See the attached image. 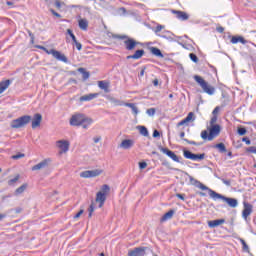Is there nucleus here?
Returning a JSON list of instances; mask_svg holds the SVG:
<instances>
[{"label": "nucleus", "mask_w": 256, "mask_h": 256, "mask_svg": "<svg viewBox=\"0 0 256 256\" xmlns=\"http://www.w3.org/2000/svg\"><path fill=\"white\" fill-rule=\"evenodd\" d=\"M32 129H37L38 127H41V121H43V115L40 113L34 114L33 117L29 115L21 116L17 119H14L10 123L11 129H21V127H25V125H29L31 123Z\"/></svg>", "instance_id": "obj_1"}, {"label": "nucleus", "mask_w": 256, "mask_h": 256, "mask_svg": "<svg viewBox=\"0 0 256 256\" xmlns=\"http://www.w3.org/2000/svg\"><path fill=\"white\" fill-rule=\"evenodd\" d=\"M219 133H221V126L215 124L210 127L209 132L207 130H203L201 132V138L204 139V141H213L215 137H219Z\"/></svg>", "instance_id": "obj_2"}, {"label": "nucleus", "mask_w": 256, "mask_h": 256, "mask_svg": "<svg viewBox=\"0 0 256 256\" xmlns=\"http://www.w3.org/2000/svg\"><path fill=\"white\" fill-rule=\"evenodd\" d=\"M193 79L196 81V83H198L204 93H207V95H215V87L205 81L203 77L194 75Z\"/></svg>", "instance_id": "obj_3"}, {"label": "nucleus", "mask_w": 256, "mask_h": 256, "mask_svg": "<svg viewBox=\"0 0 256 256\" xmlns=\"http://www.w3.org/2000/svg\"><path fill=\"white\" fill-rule=\"evenodd\" d=\"M208 191H209V195H210L211 199H214V201H217V199H221L222 201L227 203V205H229V207H233V208L237 207V205H238L237 199L229 198L227 196H224L222 194L215 192L214 190H208Z\"/></svg>", "instance_id": "obj_4"}, {"label": "nucleus", "mask_w": 256, "mask_h": 256, "mask_svg": "<svg viewBox=\"0 0 256 256\" xmlns=\"http://www.w3.org/2000/svg\"><path fill=\"white\" fill-rule=\"evenodd\" d=\"M38 49H42V51H45L47 55H52L54 59H57V61H61L62 63H69V59L65 54L61 53L60 51H57L55 49H47L45 46H38Z\"/></svg>", "instance_id": "obj_5"}, {"label": "nucleus", "mask_w": 256, "mask_h": 256, "mask_svg": "<svg viewBox=\"0 0 256 256\" xmlns=\"http://www.w3.org/2000/svg\"><path fill=\"white\" fill-rule=\"evenodd\" d=\"M111 191L109 185L104 184L101 187V191L97 192L96 194V203H99V207H103L105 205V201H107V194Z\"/></svg>", "instance_id": "obj_6"}, {"label": "nucleus", "mask_w": 256, "mask_h": 256, "mask_svg": "<svg viewBox=\"0 0 256 256\" xmlns=\"http://www.w3.org/2000/svg\"><path fill=\"white\" fill-rule=\"evenodd\" d=\"M120 39H126L124 40V47L126 51H133L137 45H141V42H138L133 38H129L126 35L120 36Z\"/></svg>", "instance_id": "obj_7"}, {"label": "nucleus", "mask_w": 256, "mask_h": 256, "mask_svg": "<svg viewBox=\"0 0 256 256\" xmlns=\"http://www.w3.org/2000/svg\"><path fill=\"white\" fill-rule=\"evenodd\" d=\"M165 29L164 25L158 24L154 30L155 35H157V37H161L162 39H171V35H173L171 33V31L168 30H163ZM163 30V31H162ZM162 31V32H161Z\"/></svg>", "instance_id": "obj_8"}, {"label": "nucleus", "mask_w": 256, "mask_h": 256, "mask_svg": "<svg viewBox=\"0 0 256 256\" xmlns=\"http://www.w3.org/2000/svg\"><path fill=\"white\" fill-rule=\"evenodd\" d=\"M85 115L83 114H74L70 118V125L72 127H81L83 125V122L85 121Z\"/></svg>", "instance_id": "obj_9"}, {"label": "nucleus", "mask_w": 256, "mask_h": 256, "mask_svg": "<svg viewBox=\"0 0 256 256\" xmlns=\"http://www.w3.org/2000/svg\"><path fill=\"white\" fill-rule=\"evenodd\" d=\"M103 173V170L94 169V170H86L80 173V177L82 179H91L93 177H99Z\"/></svg>", "instance_id": "obj_10"}, {"label": "nucleus", "mask_w": 256, "mask_h": 256, "mask_svg": "<svg viewBox=\"0 0 256 256\" xmlns=\"http://www.w3.org/2000/svg\"><path fill=\"white\" fill-rule=\"evenodd\" d=\"M183 155H184L185 159H191V161H203V159H205V153L193 154L189 150H184Z\"/></svg>", "instance_id": "obj_11"}, {"label": "nucleus", "mask_w": 256, "mask_h": 256, "mask_svg": "<svg viewBox=\"0 0 256 256\" xmlns=\"http://www.w3.org/2000/svg\"><path fill=\"white\" fill-rule=\"evenodd\" d=\"M188 175V179L190 181V184H192L194 187H197L198 189H201L202 191H208L209 194V190H211V188L205 186L203 183H201L199 180L195 179L193 176Z\"/></svg>", "instance_id": "obj_12"}, {"label": "nucleus", "mask_w": 256, "mask_h": 256, "mask_svg": "<svg viewBox=\"0 0 256 256\" xmlns=\"http://www.w3.org/2000/svg\"><path fill=\"white\" fill-rule=\"evenodd\" d=\"M149 248L145 246L136 247L128 251V256H145Z\"/></svg>", "instance_id": "obj_13"}, {"label": "nucleus", "mask_w": 256, "mask_h": 256, "mask_svg": "<svg viewBox=\"0 0 256 256\" xmlns=\"http://www.w3.org/2000/svg\"><path fill=\"white\" fill-rule=\"evenodd\" d=\"M161 153H164V155H167L172 161H175V163H181V160L179 159V156L175 155V152L169 150V148L160 147Z\"/></svg>", "instance_id": "obj_14"}, {"label": "nucleus", "mask_w": 256, "mask_h": 256, "mask_svg": "<svg viewBox=\"0 0 256 256\" xmlns=\"http://www.w3.org/2000/svg\"><path fill=\"white\" fill-rule=\"evenodd\" d=\"M243 205H244V209L242 211V217L243 219H245V221H247L249 215L253 213V205L248 202H243Z\"/></svg>", "instance_id": "obj_15"}, {"label": "nucleus", "mask_w": 256, "mask_h": 256, "mask_svg": "<svg viewBox=\"0 0 256 256\" xmlns=\"http://www.w3.org/2000/svg\"><path fill=\"white\" fill-rule=\"evenodd\" d=\"M171 13H173V15H175L176 19H178L179 21H188L189 20V14H187V12H185V11L171 10Z\"/></svg>", "instance_id": "obj_16"}, {"label": "nucleus", "mask_w": 256, "mask_h": 256, "mask_svg": "<svg viewBox=\"0 0 256 256\" xmlns=\"http://www.w3.org/2000/svg\"><path fill=\"white\" fill-rule=\"evenodd\" d=\"M71 144L69 143L68 140H58L56 142V146L58 147L59 150L62 151V153H67L69 151V146Z\"/></svg>", "instance_id": "obj_17"}, {"label": "nucleus", "mask_w": 256, "mask_h": 256, "mask_svg": "<svg viewBox=\"0 0 256 256\" xmlns=\"http://www.w3.org/2000/svg\"><path fill=\"white\" fill-rule=\"evenodd\" d=\"M143 55H145V50L140 49V50H136L133 55H128L126 57V59H136L137 60V59H141V57H143Z\"/></svg>", "instance_id": "obj_18"}, {"label": "nucleus", "mask_w": 256, "mask_h": 256, "mask_svg": "<svg viewBox=\"0 0 256 256\" xmlns=\"http://www.w3.org/2000/svg\"><path fill=\"white\" fill-rule=\"evenodd\" d=\"M97 97H99V93H90V94H86L84 96H81L80 101L81 102L93 101V99H97Z\"/></svg>", "instance_id": "obj_19"}, {"label": "nucleus", "mask_w": 256, "mask_h": 256, "mask_svg": "<svg viewBox=\"0 0 256 256\" xmlns=\"http://www.w3.org/2000/svg\"><path fill=\"white\" fill-rule=\"evenodd\" d=\"M225 223V219H216L208 221V227L211 229H215V227H219V225H223Z\"/></svg>", "instance_id": "obj_20"}, {"label": "nucleus", "mask_w": 256, "mask_h": 256, "mask_svg": "<svg viewBox=\"0 0 256 256\" xmlns=\"http://www.w3.org/2000/svg\"><path fill=\"white\" fill-rule=\"evenodd\" d=\"M78 27L82 31H87L89 29V21L85 18L78 20Z\"/></svg>", "instance_id": "obj_21"}, {"label": "nucleus", "mask_w": 256, "mask_h": 256, "mask_svg": "<svg viewBox=\"0 0 256 256\" xmlns=\"http://www.w3.org/2000/svg\"><path fill=\"white\" fill-rule=\"evenodd\" d=\"M135 142H133V140L131 139H125L121 142L120 144V148L121 149H131V147H133Z\"/></svg>", "instance_id": "obj_22"}, {"label": "nucleus", "mask_w": 256, "mask_h": 256, "mask_svg": "<svg viewBox=\"0 0 256 256\" xmlns=\"http://www.w3.org/2000/svg\"><path fill=\"white\" fill-rule=\"evenodd\" d=\"M173 215H175V210L173 209L169 210L167 213H165L161 217L160 219L161 223H165V221H169V219H173Z\"/></svg>", "instance_id": "obj_23"}, {"label": "nucleus", "mask_w": 256, "mask_h": 256, "mask_svg": "<svg viewBox=\"0 0 256 256\" xmlns=\"http://www.w3.org/2000/svg\"><path fill=\"white\" fill-rule=\"evenodd\" d=\"M47 165H49V162L47 160H43L42 162L34 165L32 167V171H41V169H45V167H47Z\"/></svg>", "instance_id": "obj_24"}, {"label": "nucleus", "mask_w": 256, "mask_h": 256, "mask_svg": "<svg viewBox=\"0 0 256 256\" xmlns=\"http://www.w3.org/2000/svg\"><path fill=\"white\" fill-rule=\"evenodd\" d=\"M231 43L233 45H235L237 43H242V45H247V40H245V38H243V36H233L231 39Z\"/></svg>", "instance_id": "obj_25"}, {"label": "nucleus", "mask_w": 256, "mask_h": 256, "mask_svg": "<svg viewBox=\"0 0 256 256\" xmlns=\"http://www.w3.org/2000/svg\"><path fill=\"white\" fill-rule=\"evenodd\" d=\"M185 137V132H181L180 133V138L183 139V141H185L186 143H188V145H196L197 147L203 145V143L201 142H195V141H191L187 138H184Z\"/></svg>", "instance_id": "obj_26"}, {"label": "nucleus", "mask_w": 256, "mask_h": 256, "mask_svg": "<svg viewBox=\"0 0 256 256\" xmlns=\"http://www.w3.org/2000/svg\"><path fill=\"white\" fill-rule=\"evenodd\" d=\"M9 85H11V80H5L0 82V94L5 93V91L9 89Z\"/></svg>", "instance_id": "obj_27"}, {"label": "nucleus", "mask_w": 256, "mask_h": 256, "mask_svg": "<svg viewBox=\"0 0 256 256\" xmlns=\"http://www.w3.org/2000/svg\"><path fill=\"white\" fill-rule=\"evenodd\" d=\"M99 89H102L105 93H109V82L98 81Z\"/></svg>", "instance_id": "obj_28"}, {"label": "nucleus", "mask_w": 256, "mask_h": 256, "mask_svg": "<svg viewBox=\"0 0 256 256\" xmlns=\"http://www.w3.org/2000/svg\"><path fill=\"white\" fill-rule=\"evenodd\" d=\"M150 53H152V55H155V57L163 58V53L157 47H150Z\"/></svg>", "instance_id": "obj_29"}, {"label": "nucleus", "mask_w": 256, "mask_h": 256, "mask_svg": "<svg viewBox=\"0 0 256 256\" xmlns=\"http://www.w3.org/2000/svg\"><path fill=\"white\" fill-rule=\"evenodd\" d=\"M124 106L129 107L134 115H139V108L134 103H125Z\"/></svg>", "instance_id": "obj_30"}, {"label": "nucleus", "mask_w": 256, "mask_h": 256, "mask_svg": "<svg viewBox=\"0 0 256 256\" xmlns=\"http://www.w3.org/2000/svg\"><path fill=\"white\" fill-rule=\"evenodd\" d=\"M93 123V119L91 118H84L83 123L80 125V127H83V129H89V126Z\"/></svg>", "instance_id": "obj_31"}, {"label": "nucleus", "mask_w": 256, "mask_h": 256, "mask_svg": "<svg viewBox=\"0 0 256 256\" xmlns=\"http://www.w3.org/2000/svg\"><path fill=\"white\" fill-rule=\"evenodd\" d=\"M137 129H138L140 135H143V137H149V130H147V127L138 126Z\"/></svg>", "instance_id": "obj_32"}, {"label": "nucleus", "mask_w": 256, "mask_h": 256, "mask_svg": "<svg viewBox=\"0 0 256 256\" xmlns=\"http://www.w3.org/2000/svg\"><path fill=\"white\" fill-rule=\"evenodd\" d=\"M214 149H218L220 153H227V147H225L224 143H218L214 145Z\"/></svg>", "instance_id": "obj_33"}, {"label": "nucleus", "mask_w": 256, "mask_h": 256, "mask_svg": "<svg viewBox=\"0 0 256 256\" xmlns=\"http://www.w3.org/2000/svg\"><path fill=\"white\" fill-rule=\"evenodd\" d=\"M78 71L79 73H82V77L84 81H87V79H89L90 74L85 70V68H79Z\"/></svg>", "instance_id": "obj_34"}, {"label": "nucleus", "mask_w": 256, "mask_h": 256, "mask_svg": "<svg viewBox=\"0 0 256 256\" xmlns=\"http://www.w3.org/2000/svg\"><path fill=\"white\" fill-rule=\"evenodd\" d=\"M25 189H27V184H23L19 188L16 189L15 195H21L22 193L25 192Z\"/></svg>", "instance_id": "obj_35"}, {"label": "nucleus", "mask_w": 256, "mask_h": 256, "mask_svg": "<svg viewBox=\"0 0 256 256\" xmlns=\"http://www.w3.org/2000/svg\"><path fill=\"white\" fill-rule=\"evenodd\" d=\"M186 123H189L191 121H195V113L190 112L185 118H184Z\"/></svg>", "instance_id": "obj_36"}, {"label": "nucleus", "mask_w": 256, "mask_h": 256, "mask_svg": "<svg viewBox=\"0 0 256 256\" xmlns=\"http://www.w3.org/2000/svg\"><path fill=\"white\" fill-rule=\"evenodd\" d=\"M239 241L244 249V251H249V245H247V242L243 238H239Z\"/></svg>", "instance_id": "obj_37"}, {"label": "nucleus", "mask_w": 256, "mask_h": 256, "mask_svg": "<svg viewBox=\"0 0 256 256\" xmlns=\"http://www.w3.org/2000/svg\"><path fill=\"white\" fill-rule=\"evenodd\" d=\"M189 57H190L191 61H193V63H199V58L197 57L196 54L190 53Z\"/></svg>", "instance_id": "obj_38"}, {"label": "nucleus", "mask_w": 256, "mask_h": 256, "mask_svg": "<svg viewBox=\"0 0 256 256\" xmlns=\"http://www.w3.org/2000/svg\"><path fill=\"white\" fill-rule=\"evenodd\" d=\"M93 211H95V205L92 203L88 208V217H93Z\"/></svg>", "instance_id": "obj_39"}, {"label": "nucleus", "mask_w": 256, "mask_h": 256, "mask_svg": "<svg viewBox=\"0 0 256 256\" xmlns=\"http://www.w3.org/2000/svg\"><path fill=\"white\" fill-rule=\"evenodd\" d=\"M112 103L114 105H116L117 107H121V106L125 105V103H123L121 100H118V99H112Z\"/></svg>", "instance_id": "obj_40"}, {"label": "nucleus", "mask_w": 256, "mask_h": 256, "mask_svg": "<svg viewBox=\"0 0 256 256\" xmlns=\"http://www.w3.org/2000/svg\"><path fill=\"white\" fill-rule=\"evenodd\" d=\"M156 111L157 110L155 108H149V109H147L146 113H147V115H149V117H153V115H155Z\"/></svg>", "instance_id": "obj_41"}, {"label": "nucleus", "mask_w": 256, "mask_h": 256, "mask_svg": "<svg viewBox=\"0 0 256 256\" xmlns=\"http://www.w3.org/2000/svg\"><path fill=\"white\" fill-rule=\"evenodd\" d=\"M19 181V175H17L16 177H14L13 179H10L8 181V185L12 186L14 183H17Z\"/></svg>", "instance_id": "obj_42"}, {"label": "nucleus", "mask_w": 256, "mask_h": 256, "mask_svg": "<svg viewBox=\"0 0 256 256\" xmlns=\"http://www.w3.org/2000/svg\"><path fill=\"white\" fill-rule=\"evenodd\" d=\"M237 132H238V135L243 136L247 133V129L240 127L238 128Z\"/></svg>", "instance_id": "obj_43"}, {"label": "nucleus", "mask_w": 256, "mask_h": 256, "mask_svg": "<svg viewBox=\"0 0 256 256\" xmlns=\"http://www.w3.org/2000/svg\"><path fill=\"white\" fill-rule=\"evenodd\" d=\"M246 153H254L256 155V147L251 146V147L246 148Z\"/></svg>", "instance_id": "obj_44"}, {"label": "nucleus", "mask_w": 256, "mask_h": 256, "mask_svg": "<svg viewBox=\"0 0 256 256\" xmlns=\"http://www.w3.org/2000/svg\"><path fill=\"white\" fill-rule=\"evenodd\" d=\"M222 183H224V185H226L227 187H231V180H227L225 178H220Z\"/></svg>", "instance_id": "obj_45"}, {"label": "nucleus", "mask_w": 256, "mask_h": 256, "mask_svg": "<svg viewBox=\"0 0 256 256\" xmlns=\"http://www.w3.org/2000/svg\"><path fill=\"white\" fill-rule=\"evenodd\" d=\"M22 157H25V154H23V153H18V154H16V155H13V156H12V159H15V160H17V159H22Z\"/></svg>", "instance_id": "obj_46"}, {"label": "nucleus", "mask_w": 256, "mask_h": 256, "mask_svg": "<svg viewBox=\"0 0 256 256\" xmlns=\"http://www.w3.org/2000/svg\"><path fill=\"white\" fill-rule=\"evenodd\" d=\"M216 123H217V115H213V117L210 120V125L213 126V125H216Z\"/></svg>", "instance_id": "obj_47"}, {"label": "nucleus", "mask_w": 256, "mask_h": 256, "mask_svg": "<svg viewBox=\"0 0 256 256\" xmlns=\"http://www.w3.org/2000/svg\"><path fill=\"white\" fill-rule=\"evenodd\" d=\"M74 45H76V49L78 51H81V49H83V45L80 42H78L77 40H76V42H74Z\"/></svg>", "instance_id": "obj_48"}, {"label": "nucleus", "mask_w": 256, "mask_h": 256, "mask_svg": "<svg viewBox=\"0 0 256 256\" xmlns=\"http://www.w3.org/2000/svg\"><path fill=\"white\" fill-rule=\"evenodd\" d=\"M50 13H52L54 17H58V19H61V14L57 13L54 9H50Z\"/></svg>", "instance_id": "obj_49"}, {"label": "nucleus", "mask_w": 256, "mask_h": 256, "mask_svg": "<svg viewBox=\"0 0 256 256\" xmlns=\"http://www.w3.org/2000/svg\"><path fill=\"white\" fill-rule=\"evenodd\" d=\"M176 197L178 198V199H181V201H185V194H176Z\"/></svg>", "instance_id": "obj_50"}, {"label": "nucleus", "mask_w": 256, "mask_h": 256, "mask_svg": "<svg viewBox=\"0 0 256 256\" xmlns=\"http://www.w3.org/2000/svg\"><path fill=\"white\" fill-rule=\"evenodd\" d=\"M145 69H147V67H143L138 75V77H143L145 75Z\"/></svg>", "instance_id": "obj_51"}, {"label": "nucleus", "mask_w": 256, "mask_h": 256, "mask_svg": "<svg viewBox=\"0 0 256 256\" xmlns=\"http://www.w3.org/2000/svg\"><path fill=\"white\" fill-rule=\"evenodd\" d=\"M139 167H140V169H145L147 167V163L146 162H140Z\"/></svg>", "instance_id": "obj_52"}, {"label": "nucleus", "mask_w": 256, "mask_h": 256, "mask_svg": "<svg viewBox=\"0 0 256 256\" xmlns=\"http://www.w3.org/2000/svg\"><path fill=\"white\" fill-rule=\"evenodd\" d=\"M242 141L246 143V145H249L251 143V140L247 137L242 138Z\"/></svg>", "instance_id": "obj_53"}, {"label": "nucleus", "mask_w": 256, "mask_h": 256, "mask_svg": "<svg viewBox=\"0 0 256 256\" xmlns=\"http://www.w3.org/2000/svg\"><path fill=\"white\" fill-rule=\"evenodd\" d=\"M160 135H161V134L158 132V130H154V131H153L152 136H153L154 138L160 137Z\"/></svg>", "instance_id": "obj_54"}, {"label": "nucleus", "mask_w": 256, "mask_h": 256, "mask_svg": "<svg viewBox=\"0 0 256 256\" xmlns=\"http://www.w3.org/2000/svg\"><path fill=\"white\" fill-rule=\"evenodd\" d=\"M81 215H83V210H80V211L74 216V219H79V217H81Z\"/></svg>", "instance_id": "obj_55"}, {"label": "nucleus", "mask_w": 256, "mask_h": 256, "mask_svg": "<svg viewBox=\"0 0 256 256\" xmlns=\"http://www.w3.org/2000/svg\"><path fill=\"white\" fill-rule=\"evenodd\" d=\"M216 31H218V33H224L225 28H223L222 26H220V27H217V28H216Z\"/></svg>", "instance_id": "obj_56"}, {"label": "nucleus", "mask_w": 256, "mask_h": 256, "mask_svg": "<svg viewBox=\"0 0 256 256\" xmlns=\"http://www.w3.org/2000/svg\"><path fill=\"white\" fill-rule=\"evenodd\" d=\"M55 7H56L57 9H61V1L57 0V1L55 2Z\"/></svg>", "instance_id": "obj_57"}, {"label": "nucleus", "mask_w": 256, "mask_h": 256, "mask_svg": "<svg viewBox=\"0 0 256 256\" xmlns=\"http://www.w3.org/2000/svg\"><path fill=\"white\" fill-rule=\"evenodd\" d=\"M185 123H187V122L185 121V119H183L182 121L178 122L177 126L181 127V126L185 125Z\"/></svg>", "instance_id": "obj_58"}, {"label": "nucleus", "mask_w": 256, "mask_h": 256, "mask_svg": "<svg viewBox=\"0 0 256 256\" xmlns=\"http://www.w3.org/2000/svg\"><path fill=\"white\" fill-rule=\"evenodd\" d=\"M217 113H219V106H217L212 112L214 116L217 115Z\"/></svg>", "instance_id": "obj_59"}, {"label": "nucleus", "mask_w": 256, "mask_h": 256, "mask_svg": "<svg viewBox=\"0 0 256 256\" xmlns=\"http://www.w3.org/2000/svg\"><path fill=\"white\" fill-rule=\"evenodd\" d=\"M70 37H71L73 43H77V37H75V34H72Z\"/></svg>", "instance_id": "obj_60"}, {"label": "nucleus", "mask_w": 256, "mask_h": 256, "mask_svg": "<svg viewBox=\"0 0 256 256\" xmlns=\"http://www.w3.org/2000/svg\"><path fill=\"white\" fill-rule=\"evenodd\" d=\"M29 37H31V41L33 42L35 39V35L31 33V31H28Z\"/></svg>", "instance_id": "obj_61"}, {"label": "nucleus", "mask_w": 256, "mask_h": 256, "mask_svg": "<svg viewBox=\"0 0 256 256\" xmlns=\"http://www.w3.org/2000/svg\"><path fill=\"white\" fill-rule=\"evenodd\" d=\"M153 85H154V87H157V85H159V80L158 79H154L153 80Z\"/></svg>", "instance_id": "obj_62"}, {"label": "nucleus", "mask_w": 256, "mask_h": 256, "mask_svg": "<svg viewBox=\"0 0 256 256\" xmlns=\"http://www.w3.org/2000/svg\"><path fill=\"white\" fill-rule=\"evenodd\" d=\"M94 143H99L101 141V137H96L93 139Z\"/></svg>", "instance_id": "obj_63"}, {"label": "nucleus", "mask_w": 256, "mask_h": 256, "mask_svg": "<svg viewBox=\"0 0 256 256\" xmlns=\"http://www.w3.org/2000/svg\"><path fill=\"white\" fill-rule=\"evenodd\" d=\"M7 217V214H0V221H3Z\"/></svg>", "instance_id": "obj_64"}]
</instances>
